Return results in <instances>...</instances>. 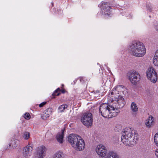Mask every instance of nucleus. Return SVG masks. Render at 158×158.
Listing matches in <instances>:
<instances>
[{
	"instance_id": "obj_32",
	"label": "nucleus",
	"mask_w": 158,
	"mask_h": 158,
	"mask_svg": "<svg viewBox=\"0 0 158 158\" xmlns=\"http://www.w3.org/2000/svg\"><path fill=\"white\" fill-rule=\"evenodd\" d=\"M62 92L63 93H64V91H62Z\"/></svg>"
},
{
	"instance_id": "obj_17",
	"label": "nucleus",
	"mask_w": 158,
	"mask_h": 158,
	"mask_svg": "<svg viewBox=\"0 0 158 158\" xmlns=\"http://www.w3.org/2000/svg\"><path fill=\"white\" fill-rule=\"evenodd\" d=\"M131 108L133 112L132 113V115L134 116H136V112L138 111V107L136 104L135 102H132L131 104Z\"/></svg>"
},
{
	"instance_id": "obj_2",
	"label": "nucleus",
	"mask_w": 158,
	"mask_h": 158,
	"mask_svg": "<svg viewBox=\"0 0 158 158\" xmlns=\"http://www.w3.org/2000/svg\"><path fill=\"white\" fill-rule=\"evenodd\" d=\"M128 50L131 55L138 57L143 56L146 53L144 45L138 41L133 42L130 45Z\"/></svg>"
},
{
	"instance_id": "obj_8",
	"label": "nucleus",
	"mask_w": 158,
	"mask_h": 158,
	"mask_svg": "<svg viewBox=\"0 0 158 158\" xmlns=\"http://www.w3.org/2000/svg\"><path fill=\"white\" fill-rule=\"evenodd\" d=\"M147 78L153 83H155L157 80V74L153 67L148 68L146 71Z\"/></svg>"
},
{
	"instance_id": "obj_27",
	"label": "nucleus",
	"mask_w": 158,
	"mask_h": 158,
	"mask_svg": "<svg viewBox=\"0 0 158 158\" xmlns=\"http://www.w3.org/2000/svg\"><path fill=\"white\" fill-rule=\"evenodd\" d=\"M46 102H44L39 105V106L40 107H43L45 104H46Z\"/></svg>"
},
{
	"instance_id": "obj_12",
	"label": "nucleus",
	"mask_w": 158,
	"mask_h": 158,
	"mask_svg": "<svg viewBox=\"0 0 158 158\" xmlns=\"http://www.w3.org/2000/svg\"><path fill=\"white\" fill-rule=\"evenodd\" d=\"M109 106L110 107L109 118L116 116L120 112L119 108H116L114 106H113V104L110 105Z\"/></svg>"
},
{
	"instance_id": "obj_4",
	"label": "nucleus",
	"mask_w": 158,
	"mask_h": 158,
	"mask_svg": "<svg viewBox=\"0 0 158 158\" xmlns=\"http://www.w3.org/2000/svg\"><path fill=\"white\" fill-rule=\"evenodd\" d=\"M96 151L100 158H120L118 154L113 151H109L107 153L106 148L102 144L97 146Z\"/></svg>"
},
{
	"instance_id": "obj_19",
	"label": "nucleus",
	"mask_w": 158,
	"mask_h": 158,
	"mask_svg": "<svg viewBox=\"0 0 158 158\" xmlns=\"http://www.w3.org/2000/svg\"><path fill=\"white\" fill-rule=\"evenodd\" d=\"M64 157V155L63 152H59L55 154L54 158H63Z\"/></svg>"
},
{
	"instance_id": "obj_16",
	"label": "nucleus",
	"mask_w": 158,
	"mask_h": 158,
	"mask_svg": "<svg viewBox=\"0 0 158 158\" xmlns=\"http://www.w3.org/2000/svg\"><path fill=\"white\" fill-rule=\"evenodd\" d=\"M64 131V130H62L61 132L58 133L56 135V138L57 141L60 143L63 142Z\"/></svg>"
},
{
	"instance_id": "obj_29",
	"label": "nucleus",
	"mask_w": 158,
	"mask_h": 158,
	"mask_svg": "<svg viewBox=\"0 0 158 158\" xmlns=\"http://www.w3.org/2000/svg\"><path fill=\"white\" fill-rule=\"evenodd\" d=\"M56 94V95H56V96H59L60 94V93H58Z\"/></svg>"
},
{
	"instance_id": "obj_15",
	"label": "nucleus",
	"mask_w": 158,
	"mask_h": 158,
	"mask_svg": "<svg viewBox=\"0 0 158 158\" xmlns=\"http://www.w3.org/2000/svg\"><path fill=\"white\" fill-rule=\"evenodd\" d=\"M154 118L152 115L149 116L145 122V124L148 128H150L153 125Z\"/></svg>"
},
{
	"instance_id": "obj_20",
	"label": "nucleus",
	"mask_w": 158,
	"mask_h": 158,
	"mask_svg": "<svg viewBox=\"0 0 158 158\" xmlns=\"http://www.w3.org/2000/svg\"><path fill=\"white\" fill-rule=\"evenodd\" d=\"M154 141L155 144L158 146V133L155 135L154 137Z\"/></svg>"
},
{
	"instance_id": "obj_3",
	"label": "nucleus",
	"mask_w": 158,
	"mask_h": 158,
	"mask_svg": "<svg viewBox=\"0 0 158 158\" xmlns=\"http://www.w3.org/2000/svg\"><path fill=\"white\" fill-rule=\"evenodd\" d=\"M68 141L76 150L80 151L84 149V141L80 136L74 134H70L68 136Z\"/></svg>"
},
{
	"instance_id": "obj_11",
	"label": "nucleus",
	"mask_w": 158,
	"mask_h": 158,
	"mask_svg": "<svg viewBox=\"0 0 158 158\" xmlns=\"http://www.w3.org/2000/svg\"><path fill=\"white\" fill-rule=\"evenodd\" d=\"M46 149L43 146L38 147L34 153V158H43L46 155Z\"/></svg>"
},
{
	"instance_id": "obj_23",
	"label": "nucleus",
	"mask_w": 158,
	"mask_h": 158,
	"mask_svg": "<svg viewBox=\"0 0 158 158\" xmlns=\"http://www.w3.org/2000/svg\"><path fill=\"white\" fill-rule=\"evenodd\" d=\"M30 136V135L29 132H26L24 133L23 137L25 139H28L29 138Z\"/></svg>"
},
{
	"instance_id": "obj_10",
	"label": "nucleus",
	"mask_w": 158,
	"mask_h": 158,
	"mask_svg": "<svg viewBox=\"0 0 158 158\" xmlns=\"http://www.w3.org/2000/svg\"><path fill=\"white\" fill-rule=\"evenodd\" d=\"M140 78L139 74L135 71H133L130 72L128 79L131 83L134 85L136 84Z\"/></svg>"
},
{
	"instance_id": "obj_28",
	"label": "nucleus",
	"mask_w": 158,
	"mask_h": 158,
	"mask_svg": "<svg viewBox=\"0 0 158 158\" xmlns=\"http://www.w3.org/2000/svg\"><path fill=\"white\" fill-rule=\"evenodd\" d=\"M155 151V154L156 156L158 158V149Z\"/></svg>"
},
{
	"instance_id": "obj_13",
	"label": "nucleus",
	"mask_w": 158,
	"mask_h": 158,
	"mask_svg": "<svg viewBox=\"0 0 158 158\" xmlns=\"http://www.w3.org/2000/svg\"><path fill=\"white\" fill-rule=\"evenodd\" d=\"M98 7L101 10H110V9H114L113 6H111L110 4L106 2L102 1L98 5Z\"/></svg>"
},
{
	"instance_id": "obj_1",
	"label": "nucleus",
	"mask_w": 158,
	"mask_h": 158,
	"mask_svg": "<svg viewBox=\"0 0 158 158\" xmlns=\"http://www.w3.org/2000/svg\"><path fill=\"white\" fill-rule=\"evenodd\" d=\"M122 134L121 141L125 145L129 146L136 143L138 134L134 130L129 128L123 131Z\"/></svg>"
},
{
	"instance_id": "obj_21",
	"label": "nucleus",
	"mask_w": 158,
	"mask_h": 158,
	"mask_svg": "<svg viewBox=\"0 0 158 158\" xmlns=\"http://www.w3.org/2000/svg\"><path fill=\"white\" fill-rule=\"evenodd\" d=\"M67 105L66 104H63L60 106L59 107V109L61 111H63L65 108H67Z\"/></svg>"
},
{
	"instance_id": "obj_22",
	"label": "nucleus",
	"mask_w": 158,
	"mask_h": 158,
	"mask_svg": "<svg viewBox=\"0 0 158 158\" xmlns=\"http://www.w3.org/2000/svg\"><path fill=\"white\" fill-rule=\"evenodd\" d=\"M49 117V115L48 114L46 113L45 112L41 116V118L43 120H45Z\"/></svg>"
},
{
	"instance_id": "obj_14",
	"label": "nucleus",
	"mask_w": 158,
	"mask_h": 158,
	"mask_svg": "<svg viewBox=\"0 0 158 158\" xmlns=\"http://www.w3.org/2000/svg\"><path fill=\"white\" fill-rule=\"evenodd\" d=\"M32 148L29 144L28 145L25 147L23 150V156L28 158L30 156L32 151Z\"/></svg>"
},
{
	"instance_id": "obj_24",
	"label": "nucleus",
	"mask_w": 158,
	"mask_h": 158,
	"mask_svg": "<svg viewBox=\"0 0 158 158\" xmlns=\"http://www.w3.org/2000/svg\"><path fill=\"white\" fill-rule=\"evenodd\" d=\"M52 108H48L45 111V112L46 113L50 115L52 112Z\"/></svg>"
},
{
	"instance_id": "obj_25",
	"label": "nucleus",
	"mask_w": 158,
	"mask_h": 158,
	"mask_svg": "<svg viewBox=\"0 0 158 158\" xmlns=\"http://www.w3.org/2000/svg\"><path fill=\"white\" fill-rule=\"evenodd\" d=\"M24 118L27 119H29L30 118L31 116L29 113H26L24 114Z\"/></svg>"
},
{
	"instance_id": "obj_6",
	"label": "nucleus",
	"mask_w": 158,
	"mask_h": 158,
	"mask_svg": "<svg viewBox=\"0 0 158 158\" xmlns=\"http://www.w3.org/2000/svg\"><path fill=\"white\" fill-rule=\"evenodd\" d=\"M111 92V95H109L108 97L110 96L111 98H114V97L117 96L119 97L122 96L121 93H123V95H125L124 92L126 93L127 92L125 87H124L122 85H119L117 86L114 89L112 90Z\"/></svg>"
},
{
	"instance_id": "obj_26",
	"label": "nucleus",
	"mask_w": 158,
	"mask_h": 158,
	"mask_svg": "<svg viewBox=\"0 0 158 158\" xmlns=\"http://www.w3.org/2000/svg\"><path fill=\"white\" fill-rule=\"evenodd\" d=\"M60 89L59 88H58L54 92V93L52 94V95H56V93H57L58 91H60Z\"/></svg>"
},
{
	"instance_id": "obj_5",
	"label": "nucleus",
	"mask_w": 158,
	"mask_h": 158,
	"mask_svg": "<svg viewBox=\"0 0 158 158\" xmlns=\"http://www.w3.org/2000/svg\"><path fill=\"white\" fill-rule=\"evenodd\" d=\"M124 95H123L120 97H114V98H111L110 96L108 98V101L111 102L113 104V106L115 108H121L124 106L125 102L124 98L123 97Z\"/></svg>"
},
{
	"instance_id": "obj_31",
	"label": "nucleus",
	"mask_w": 158,
	"mask_h": 158,
	"mask_svg": "<svg viewBox=\"0 0 158 158\" xmlns=\"http://www.w3.org/2000/svg\"><path fill=\"white\" fill-rule=\"evenodd\" d=\"M105 11H106V10H105ZM106 12H104V14L106 15V14H107V15H108V13H107V10H106Z\"/></svg>"
},
{
	"instance_id": "obj_9",
	"label": "nucleus",
	"mask_w": 158,
	"mask_h": 158,
	"mask_svg": "<svg viewBox=\"0 0 158 158\" xmlns=\"http://www.w3.org/2000/svg\"><path fill=\"white\" fill-rule=\"evenodd\" d=\"M106 103H103L99 107V113L104 117L109 118L110 107Z\"/></svg>"
},
{
	"instance_id": "obj_7",
	"label": "nucleus",
	"mask_w": 158,
	"mask_h": 158,
	"mask_svg": "<svg viewBox=\"0 0 158 158\" xmlns=\"http://www.w3.org/2000/svg\"><path fill=\"white\" fill-rule=\"evenodd\" d=\"M93 120L92 115L91 113L84 114L81 118V121L82 123L87 127H89L92 125Z\"/></svg>"
},
{
	"instance_id": "obj_30",
	"label": "nucleus",
	"mask_w": 158,
	"mask_h": 158,
	"mask_svg": "<svg viewBox=\"0 0 158 158\" xmlns=\"http://www.w3.org/2000/svg\"><path fill=\"white\" fill-rule=\"evenodd\" d=\"M156 30L158 31V25L156 26Z\"/></svg>"
},
{
	"instance_id": "obj_18",
	"label": "nucleus",
	"mask_w": 158,
	"mask_h": 158,
	"mask_svg": "<svg viewBox=\"0 0 158 158\" xmlns=\"http://www.w3.org/2000/svg\"><path fill=\"white\" fill-rule=\"evenodd\" d=\"M153 63L156 66H158V50L156 52L153 59Z\"/></svg>"
}]
</instances>
